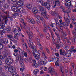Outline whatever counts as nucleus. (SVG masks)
<instances>
[{
    "instance_id": "f257e3e1",
    "label": "nucleus",
    "mask_w": 76,
    "mask_h": 76,
    "mask_svg": "<svg viewBox=\"0 0 76 76\" xmlns=\"http://www.w3.org/2000/svg\"><path fill=\"white\" fill-rule=\"evenodd\" d=\"M39 9L41 12V14L40 16L39 15H35V17L37 18V19H40L41 21L44 22L45 19H46L47 20H48V18H50V16L47 14L46 11H44V8L40 6Z\"/></svg>"
},
{
    "instance_id": "f03ea898",
    "label": "nucleus",
    "mask_w": 76,
    "mask_h": 76,
    "mask_svg": "<svg viewBox=\"0 0 76 76\" xmlns=\"http://www.w3.org/2000/svg\"><path fill=\"white\" fill-rule=\"evenodd\" d=\"M1 12H0V14H1ZM0 26L2 28H4L5 27L4 24L3 23V22H4L5 24L7 25V21L8 20V19H7V18H10V17L8 15H0Z\"/></svg>"
},
{
    "instance_id": "7ed1b4c3",
    "label": "nucleus",
    "mask_w": 76,
    "mask_h": 76,
    "mask_svg": "<svg viewBox=\"0 0 76 76\" xmlns=\"http://www.w3.org/2000/svg\"><path fill=\"white\" fill-rule=\"evenodd\" d=\"M71 18H70V17L69 16H68L67 18V19L65 20V22H63L62 23H61V22H62V20H59V22L60 23V25H62V26H62V28H63V27L64 28L66 29L67 28V27L69 26V24L70 23V20Z\"/></svg>"
},
{
    "instance_id": "20e7f679",
    "label": "nucleus",
    "mask_w": 76,
    "mask_h": 76,
    "mask_svg": "<svg viewBox=\"0 0 76 76\" xmlns=\"http://www.w3.org/2000/svg\"><path fill=\"white\" fill-rule=\"evenodd\" d=\"M29 38V43H28V45L29 47H31V48H33V43H32V33L31 31H29V32L28 33Z\"/></svg>"
},
{
    "instance_id": "39448f33",
    "label": "nucleus",
    "mask_w": 76,
    "mask_h": 76,
    "mask_svg": "<svg viewBox=\"0 0 76 76\" xmlns=\"http://www.w3.org/2000/svg\"><path fill=\"white\" fill-rule=\"evenodd\" d=\"M60 31H61V33H62L64 39H67V37H66V36H67V34H66V33L64 32L63 31V26H60Z\"/></svg>"
},
{
    "instance_id": "423d86ee",
    "label": "nucleus",
    "mask_w": 76,
    "mask_h": 76,
    "mask_svg": "<svg viewBox=\"0 0 76 76\" xmlns=\"http://www.w3.org/2000/svg\"><path fill=\"white\" fill-rule=\"evenodd\" d=\"M13 60L11 58H7L5 60V63L8 65L12 64L13 63Z\"/></svg>"
},
{
    "instance_id": "0eeeda50",
    "label": "nucleus",
    "mask_w": 76,
    "mask_h": 76,
    "mask_svg": "<svg viewBox=\"0 0 76 76\" xmlns=\"http://www.w3.org/2000/svg\"><path fill=\"white\" fill-rule=\"evenodd\" d=\"M33 45H34L33 44V48H31V47H30V48H31L32 49H33L34 50V51L32 52V53L34 56H35L36 55H37L38 54H39V53H38V51H37V50H36V48L35 47H34Z\"/></svg>"
},
{
    "instance_id": "6e6552de",
    "label": "nucleus",
    "mask_w": 76,
    "mask_h": 76,
    "mask_svg": "<svg viewBox=\"0 0 76 76\" xmlns=\"http://www.w3.org/2000/svg\"><path fill=\"white\" fill-rule=\"evenodd\" d=\"M8 39H7L3 40V39H0V44H3L4 45H7L8 43Z\"/></svg>"
},
{
    "instance_id": "1a4fd4ad",
    "label": "nucleus",
    "mask_w": 76,
    "mask_h": 76,
    "mask_svg": "<svg viewBox=\"0 0 76 76\" xmlns=\"http://www.w3.org/2000/svg\"><path fill=\"white\" fill-rule=\"evenodd\" d=\"M8 69L9 72H11V73H12L14 72H15L16 69H15V67L10 65L8 67Z\"/></svg>"
},
{
    "instance_id": "9d476101",
    "label": "nucleus",
    "mask_w": 76,
    "mask_h": 76,
    "mask_svg": "<svg viewBox=\"0 0 76 76\" xmlns=\"http://www.w3.org/2000/svg\"><path fill=\"white\" fill-rule=\"evenodd\" d=\"M55 72V70L54 69V67H50L48 69V72L49 73H51L52 74H53Z\"/></svg>"
},
{
    "instance_id": "9b49d317",
    "label": "nucleus",
    "mask_w": 76,
    "mask_h": 76,
    "mask_svg": "<svg viewBox=\"0 0 76 76\" xmlns=\"http://www.w3.org/2000/svg\"><path fill=\"white\" fill-rule=\"evenodd\" d=\"M23 28L24 29H25L27 33H28V31H31V30L32 29V27H28L27 26H24Z\"/></svg>"
},
{
    "instance_id": "f8f14e48",
    "label": "nucleus",
    "mask_w": 76,
    "mask_h": 76,
    "mask_svg": "<svg viewBox=\"0 0 76 76\" xmlns=\"http://www.w3.org/2000/svg\"><path fill=\"white\" fill-rule=\"evenodd\" d=\"M7 36L11 41H12L13 42H15V39H14L12 35L11 34H7Z\"/></svg>"
},
{
    "instance_id": "ddd939ff",
    "label": "nucleus",
    "mask_w": 76,
    "mask_h": 76,
    "mask_svg": "<svg viewBox=\"0 0 76 76\" xmlns=\"http://www.w3.org/2000/svg\"><path fill=\"white\" fill-rule=\"evenodd\" d=\"M17 9H18V10L21 13L22 12V13H25V9H23V8L21 7H18L17 8Z\"/></svg>"
},
{
    "instance_id": "4468645a",
    "label": "nucleus",
    "mask_w": 76,
    "mask_h": 76,
    "mask_svg": "<svg viewBox=\"0 0 76 76\" xmlns=\"http://www.w3.org/2000/svg\"><path fill=\"white\" fill-rule=\"evenodd\" d=\"M53 3L54 4H56L57 6H59L60 7L61 6V5L60 4V1L59 0H56L53 1Z\"/></svg>"
},
{
    "instance_id": "2eb2a0df",
    "label": "nucleus",
    "mask_w": 76,
    "mask_h": 76,
    "mask_svg": "<svg viewBox=\"0 0 76 76\" xmlns=\"http://www.w3.org/2000/svg\"><path fill=\"white\" fill-rule=\"evenodd\" d=\"M50 32L51 34V35H52V39L53 41V45H54V44H56V42H55V39H54V34H53V33L52 31H50Z\"/></svg>"
},
{
    "instance_id": "dca6fc26",
    "label": "nucleus",
    "mask_w": 76,
    "mask_h": 76,
    "mask_svg": "<svg viewBox=\"0 0 76 76\" xmlns=\"http://www.w3.org/2000/svg\"><path fill=\"white\" fill-rule=\"evenodd\" d=\"M60 55L64 56H66V54L67 53H66V52H65V51H64L63 52V50H62V49H60Z\"/></svg>"
},
{
    "instance_id": "f3484780",
    "label": "nucleus",
    "mask_w": 76,
    "mask_h": 76,
    "mask_svg": "<svg viewBox=\"0 0 76 76\" xmlns=\"http://www.w3.org/2000/svg\"><path fill=\"white\" fill-rule=\"evenodd\" d=\"M32 12L33 13H38V9L37 8L34 7L32 9Z\"/></svg>"
},
{
    "instance_id": "a211bd4d",
    "label": "nucleus",
    "mask_w": 76,
    "mask_h": 76,
    "mask_svg": "<svg viewBox=\"0 0 76 76\" xmlns=\"http://www.w3.org/2000/svg\"><path fill=\"white\" fill-rule=\"evenodd\" d=\"M70 61V59L69 58H65L63 60V62L64 63H69Z\"/></svg>"
},
{
    "instance_id": "6ab92c4d",
    "label": "nucleus",
    "mask_w": 76,
    "mask_h": 76,
    "mask_svg": "<svg viewBox=\"0 0 76 76\" xmlns=\"http://www.w3.org/2000/svg\"><path fill=\"white\" fill-rule=\"evenodd\" d=\"M5 30H6L7 32L9 33L11 31V27L9 26H7L5 29Z\"/></svg>"
},
{
    "instance_id": "aec40b11",
    "label": "nucleus",
    "mask_w": 76,
    "mask_h": 76,
    "mask_svg": "<svg viewBox=\"0 0 76 76\" xmlns=\"http://www.w3.org/2000/svg\"><path fill=\"white\" fill-rule=\"evenodd\" d=\"M27 20L29 23H32V24H34V23H35V20L33 19H28Z\"/></svg>"
},
{
    "instance_id": "412c9836",
    "label": "nucleus",
    "mask_w": 76,
    "mask_h": 76,
    "mask_svg": "<svg viewBox=\"0 0 76 76\" xmlns=\"http://www.w3.org/2000/svg\"><path fill=\"white\" fill-rule=\"evenodd\" d=\"M4 13L6 14V16H7L8 15V16L10 17V18H10V20H11V21H13V19L12 18H11L10 16L9 15V12H8V11H6Z\"/></svg>"
},
{
    "instance_id": "4be33fe9",
    "label": "nucleus",
    "mask_w": 76,
    "mask_h": 76,
    "mask_svg": "<svg viewBox=\"0 0 76 76\" xmlns=\"http://www.w3.org/2000/svg\"><path fill=\"white\" fill-rule=\"evenodd\" d=\"M12 4V7H15V8H16L17 10H18V7H20L18 6V5H17V4H15V3H13Z\"/></svg>"
},
{
    "instance_id": "5701e85b",
    "label": "nucleus",
    "mask_w": 76,
    "mask_h": 76,
    "mask_svg": "<svg viewBox=\"0 0 76 76\" xmlns=\"http://www.w3.org/2000/svg\"><path fill=\"white\" fill-rule=\"evenodd\" d=\"M69 51L70 52H74V53H75L76 52V50L74 49V47L73 46L71 47V48L70 49Z\"/></svg>"
},
{
    "instance_id": "b1692460",
    "label": "nucleus",
    "mask_w": 76,
    "mask_h": 76,
    "mask_svg": "<svg viewBox=\"0 0 76 76\" xmlns=\"http://www.w3.org/2000/svg\"><path fill=\"white\" fill-rule=\"evenodd\" d=\"M35 57V58L37 59V60H39V54L36 55L34 56Z\"/></svg>"
},
{
    "instance_id": "393cba45",
    "label": "nucleus",
    "mask_w": 76,
    "mask_h": 76,
    "mask_svg": "<svg viewBox=\"0 0 76 76\" xmlns=\"http://www.w3.org/2000/svg\"><path fill=\"white\" fill-rule=\"evenodd\" d=\"M47 4V2H45L43 1V2L41 4L42 6H45L46 7Z\"/></svg>"
},
{
    "instance_id": "a878e982",
    "label": "nucleus",
    "mask_w": 76,
    "mask_h": 76,
    "mask_svg": "<svg viewBox=\"0 0 76 76\" xmlns=\"http://www.w3.org/2000/svg\"><path fill=\"white\" fill-rule=\"evenodd\" d=\"M23 61V60H22V61H19V62L21 67H24V64H23V62H22Z\"/></svg>"
},
{
    "instance_id": "bb28decb",
    "label": "nucleus",
    "mask_w": 76,
    "mask_h": 76,
    "mask_svg": "<svg viewBox=\"0 0 76 76\" xmlns=\"http://www.w3.org/2000/svg\"><path fill=\"white\" fill-rule=\"evenodd\" d=\"M39 72V70L38 69H36L34 70V73L35 75H37V73Z\"/></svg>"
},
{
    "instance_id": "cd10ccee",
    "label": "nucleus",
    "mask_w": 76,
    "mask_h": 76,
    "mask_svg": "<svg viewBox=\"0 0 76 76\" xmlns=\"http://www.w3.org/2000/svg\"><path fill=\"white\" fill-rule=\"evenodd\" d=\"M18 58H20V60L19 61L21 60H23V59L22 58V57H21V56H20V54H18Z\"/></svg>"
},
{
    "instance_id": "c85d7f7f",
    "label": "nucleus",
    "mask_w": 76,
    "mask_h": 76,
    "mask_svg": "<svg viewBox=\"0 0 76 76\" xmlns=\"http://www.w3.org/2000/svg\"><path fill=\"white\" fill-rule=\"evenodd\" d=\"M66 42L67 44L69 45H70L71 44V42H70V40L69 39H66Z\"/></svg>"
},
{
    "instance_id": "c756f323",
    "label": "nucleus",
    "mask_w": 76,
    "mask_h": 76,
    "mask_svg": "<svg viewBox=\"0 0 76 76\" xmlns=\"http://www.w3.org/2000/svg\"><path fill=\"white\" fill-rule=\"evenodd\" d=\"M51 4H47L46 5V7L48 8V9L49 10L50 9V8L51 7Z\"/></svg>"
},
{
    "instance_id": "7c9ffc66",
    "label": "nucleus",
    "mask_w": 76,
    "mask_h": 76,
    "mask_svg": "<svg viewBox=\"0 0 76 76\" xmlns=\"http://www.w3.org/2000/svg\"><path fill=\"white\" fill-rule=\"evenodd\" d=\"M57 42L58 43L59 45H60L61 47H62L63 46V44L61 42Z\"/></svg>"
},
{
    "instance_id": "2f4dec72",
    "label": "nucleus",
    "mask_w": 76,
    "mask_h": 76,
    "mask_svg": "<svg viewBox=\"0 0 76 76\" xmlns=\"http://www.w3.org/2000/svg\"><path fill=\"white\" fill-rule=\"evenodd\" d=\"M50 14L53 15V16H55L56 15V12H55L51 11L50 12Z\"/></svg>"
},
{
    "instance_id": "473e14b6",
    "label": "nucleus",
    "mask_w": 76,
    "mask_h": 76,
    "mask_svg": "<svg viewBox=\"0 0 76 76\" xmlns=\"http://www.w3.org/2000/svg\"><path fill=\"white\" fill-rule=\"evenodd\" d=\"M5 9H8L9 8V5L7 4H5L3 6Z\"/></svg>"
},
{
    "instance_id": "72a5a7b5",
    "label": "nucleus",
    "mask_w": 76,
    "mask_h": 76,
    "mask_svg": "<svg viewBox=\"0 0 76 76\" xmlns=\"http://www.w3.org/2000/svg\"><path fill=\"white\" fill-rule=\"evenodd\" d=\"M70 56H71V53H66V57H69Z\"/></svg>"
},
{
    "instance_id": "f704fd0d",
    "label": "nucleus",
    "mask_w": 76,
    "mask_h": 76,
    "mask_svg": "<svg viewBox=\"0 0 76 76\" xmlns=\"http://www.w3.org/2000/svg\"><path fill=\"white\" fill-rule=\"evenodd\" d=\"M66 7H70L71 6L72 4H69L65 3Z\"/></svg>"
},
{
    "instance_id": "c9c22d12",
    "label": "nucleus",
    "mask_w": 76,
    "mask_h": 76,
    "mask_svg": "<svg viewBox=\"0 0 76 76\" xmlns=\"http://www.w3.org/2000/svg\"><path fill=\"white\" fill-rule=\"evenodd\" d=\"M19 52H20V51L21 52H22V55H23V54H24V53H25L24 52V51H22V50H21V49H20V48H19Z\"/></svg>"
},
{
    "instance_id": "e433bc0d",
    "label": "nucleus",
    "mask_w": 76,
    "mask_h": 76,
    "mask_svg": "<svg viewBox=\"0 0 76 76\" xmlns=\"http://www.w3.org/2000/svg\"><path fill=\"white\" fill-rule=\"evenodd\" d=\"M42 54L43 57H44V58H47V57L46 56L44 52H42Z\"/></svg>"
},
{
    "instance_id": "4c0bfd02",
    "label": "nucleus",
    "mask_w": 76,
    "mask_h": 76,
    "mask_svg": "<svg viewBox=\"0 0 76 76\" xmlns=\"http://www.w3.org/2000/svg\"><path fill=\"white\" fill-rule=\"evenodd\" d=\"M4 48V46L2 44H0V50H2V49H3V48Z\"/></svg>"
},
{
    "instance_id": "58836bf2",
    "label": "nucleus",
    "mask_w": 76,
    "mask_h": 76,
    "mask_svg": "<svg viewBox=\"0 0 76 76\" xmlns=\"http://www.w3.org/2000/svg\"><path fill=\"white\" fill-rule=\"evenodd\" d=\"M66 2L65 3H67V4H71V1L69 0H66Z\"/></svg>"
},
{
    "instance_id": "ea45409f",
    "label": "nucleus",
    "mask_w": 76,
    "mask_h": 76,
    "mask_svg": "<svg viewBox=\"0 0 76 76\" xmlns=\"http://www.w3.org/2000/svg\"><path fill=\"white\" fill-rule=\"evenodd\" d=\"M32 66H35V67H38V65L36 63L33 64Z\"/></svg>"
},
{
    "instance_id": "a19ab883",
    "label": "nucleus",
    "mask_w": 76,
    "mask_h": 76,
    "mask_svg": "<svg viewBox=\"0 0 76 76\" xmlns=\"http://www.w3.org/2000/svg\"><path fill=\"white\" fill-rule=\"evenodd\" d=\"M11 9L13 11V12H16V8H14V7H12Z\"/></svg>"
},
{
    "instance_id": "79ce46f5",
    "label": "nucleus",
    "mask_w": 76,
    "mask_h": 76,
    "mask_svg": "<svg viewBox=\"0 0 76 76\" xmlns=\"http://www.w3.org/2000/svg\"><path fill=\"white\" fill-rule=\"evenodd\" d=\"M20 6H23V1H22L21 0H20Z\"/></svg>"
},
{
    "instance_id": "37998d69",
    "label": "nucleus",
    "mask_w": 76,
    "mask_h": 76,
    "mask_svg": "<svg viewBox=\"0 0 76 76\" xmlns=\"http://www.w3.org/2000/svg\"><path fill=\"white\" fill-rule=\"evenodd\" d=\"M0 59L1 60L3 61L4 60V58L3 57V56L1 55H0Z\"/></svg>"
},
{
    "instance_id": "c03bdc74",
    "label": "nucleus",
    "mask_w": 76,
    "mask_h": 76,
    "mask_svg": "<svg viewBox=\"0 0 76 76\" xmlns=\"http://www.w3.org/2000/svg\"><path fill=\"white\" fill-rule=\"evenodd\" d=\"M46 49L47 53L49 54H50V50H49L48 49L46 48Z\"/></svg>"
},
{
    "instance_id": "a18cd8bd",
    "label": "nucleus",
    "mask_w": 76,
    "mask_h": 76,
    "mask_svg": "<svg viewBox=\"0 0 76 76\" xmlns=\"http://www.w3.org/2000/svg\"><path fill=\"white\" fill-rule=\"evenodd\" d=\"M37 1L38 3H41V4H42L43 1L41 0H37Z\"/></svg>"
},
{
    "instance_id": "49530a36",
    "label": "nucleus",
    "mask_w": 76,
    "mask_h": 76,
    "mask_svg": "<svg viewBox=\"0 0 76 76\" xmlns=\"http://www.w3.org/2000/svg\"><path fill=\"white\" fill-rule=\"evenodd\" d=\"M20 0L19 1H17L16 3V4L17 5H18V6H19V5H20Z\"/></svg>"
},
{
    "instance_id": "de8ad7c7",
    "label": "nucleus",
    "mask_w": 76,
    "mask_h": 76,
    "mask_svg": "<svg viewBox=\"0 0 76 76\" xmlns=\"http://www.w3.org/2000/svg\"><path fill=\"white\" fill-rule=\"evenodd\" d=\"M3 30H2L1 31L3 33H4V34H6V31H5V30H4V28H3Z\"/></svg>"
},
{
    "instance_id": "09e8293b",
    "label": "nucleus",
    "mask_w": 76,
    "mask_h": 76,
    "mask_svg": "<svg viewBox=\"0 0 76 76\" xmlns=\"http://www.w3.org/2000/svg\"><path fill=\"white\" fill-rule=\"evenodd\" d=\"M1 76H5V74L4 72H2L0 74Z\"/></svg>"
},
{
    "instance_id": "8fccbe9b",
    "label": "nucleus",
    "mask_w": 76,
    "mask_h": 76,
    "mask_svg": "<svg viewBox=\"0 0 76 76\" xmlns=\"http://www.w3.org/2000/svg\"><path fill=\"white\" fill-rule=\"evenodd\" d=\"M57 37H58V42H60V37L59 36H58V35L57 36Z\"/></svg>"
},
{
    "instance_id": "3c124183",
    "label": "nucleus",
    "mask_w": 76,
    "mask_h": 76,
    "mask_svg": "<svg viewBox=\"0 0 76 76\" xmlns=\"http://www.w3.org/2000/svg\"><path fill=\"white\" fill-rule=\"evenodd\" d=\"M72 34H73V35H74L75 36V37H76V32H75L74 31H73V32H72Z\"/></svg>"
},
{
    "instance_id": "603ef678",
    "label": "nucleus",
    "mask_w": 76,
    "mask_h": 76,
    "mask_svg": "<svg viewBox=\"0 0 76 76\" xmlns=\"http://www.w3.org/2000/svg\"><path fill=\"white\" fill-rule=\"evenodd\" d=\"M39 35L41 38H43V34H42L40 33Z\"/></svg>"
},
{
    "instance_id": "864d4df0",
    "label": "nucleus",
    "mask_w": 76,
    "mask_h": 76,
    "mask_svg": "<svg viewBox=\"0 0 76 76\" xmlns=\"http://www.w3.org/2000/svg\"><path fill=\"white\" fill-rule=\"evenodd\" d=\"M56 47L58 49H59L60 48V46H59V44H58L56 45Z\"/></svg>"
},
{
    "instance_id": "5fc2aeb1",
    "label": "nucleus",
    "mask_w": 76,
    "mask_h": 76,
    "mask_svg": "<svg viewBox=\"0 0 76 76\" xmlns=\"http://www.w3.org/2000/svg\"><path fill=\"white\" fill-rule=\"evenodd\" d=\"M24 55L25 57H28V55L26 52H25L24 54Z\"/></svg>"
},
{
    "instance_id": "6e6d98bb",
    "label": "nucleus",
    "mask_w": 76,
    "mask_h": 76,
    "mask_svg": "<svg viewBox=\"0 0 76 76\" xmlns=\"http://www.w3.org/2000/svg\"><path fill=\"white\" fill-rule=\"evenodd\" d=\"M17 31L16 28H14L12 29V32H15Z\"/></svg>"
},
{
    "instance_id": "4d7b16f0",
    "label": "nucleus",
    "mask_w": 76,
    "mask_h": 76,
    "mask_svg": "<svg viewBox=\"0 0 76 76\" xmlns=\"http://www.w3.org/2000/svg\"><path fill=\"white\" fill-rule=\"evenodd\" d=\"M55 64H56V66H59V65H60V64H59V63H58V62H56V63Z\"/></svg>"
},
{
    "instance_id": "13d9d810",
    "label": "nucleus",
    "mask_w": 76,
    "mask_h": 76,
    "mask_svg": "<svg viewBox=\"0 0 76 76\" xmlns=\"http://www.w3.org/2000/svg\"><path fill=\"white\" fill-rule=\"evenodd\" d=\"M13 55L15 57H16L18 56V54L17 53H13Z\"/></svg>"
},
{
    "instance_id": "bf43d9fd",
    "label": "nucleus",
    "mask_w": 76,
    "mask_h": 76,
    "mask_svg": "<svg viewBox=\"0 0 76 76\" xmlns=\"http://www.w3.org/2000/svg\"><path fill=\"white\" fill-rule=\"evenodd\" d=\"M14 37L15 38V39H18V36L16 35H14Z\"/></svg>"
},
{
    "instance_id": "052dcab7",
    "label": "nucleus",
    "mask_w": 76,
    "mask_h": 76,
    "mask_svg": "<svg viewBox=\"0 0 76 76\" xmlns=\"http://www.w3.org/2000/svg\"><path fill=\"white\" fill-rule=\"evenodd\" d=\"M48 4H52V2L51 1H48Z\"/></svg>"
},
{
    "instance_id": "680f3d73",
    "label": "nucleus",
    "mask_w": 76,
    "mask_h": 76,
    "mask_svg": "<svg viewBox=\"0 0 76 76\" xmlns=\"http://www.w3.org/2000/svg\"><path fill=\"white\" fill-rule=\"evenodd\" d=\"M36 41H37L38 42V43L39 42H40V40L39 38L36 39Z\"/></svg>"
},
{
    "instance_id": "e2e57ef3",
    "label": "nucleus",
    "mask_w": 76,
    "mask_h": 76,
    "mask_svg": "<svg viewBox=\"0 0 76 76\" xmlns=\"http://www.w3.org/2000/svg\"><path fill=\"white\" fill-rule=\"evenodd\" d=\"M36 22L37 23H38L39 24V23H40V21L39 20H37Z\"/></svg>"
},
{
    "instance_id": "0e129e2a",
    "label": "nucleus",
    "mask_w": 76,
    "mask_h": 76,
    "mask_svg": "<svg viewBox=\"0 0 76 76\" xmlns=\"http://www.w3.org/2000/svg\"><path fill=\"white\" fill-rule=\"evenodd\" d=\"M54 59H55V58H52L51 60H49V61H54Z\"/></svg>"
},
{
    "instance_id": "69168bd1",
    "label": "nucleus",
    "mask_w": 76,
    "mask_h": 76,
    "mask_svg": "<svg viewBox=\"0 0 76 76\" xmlns=\"http://www.w3.org/2000/svg\"><path fill=\"white\" fill-rule=\"evenodd\" d=\"M28 8V9H31V8L30 7V6L29 5H27L26 6Z\"/></svg>"
},
{
    "instance_id": "338daca9",
    "label": "nucleus",
    "mask_w": 76,
    "mask_h": 76,
    "mask_svg": "<svg viewBox=\"0 0 76 76\" xmlns=\"http://www.w3.org/2000/svg\"><path fill=\"white\" fill-rule=\"evenodd\" d=\"M46 61H42V63L43 64H46Z\"/></svg>"
},
{
    "instance_id": "774afa93",
    "label": "nucleus",
    "mask_w": 76,
    "mask_h": 76,
    "mask_svg": "<svg viewBox=\"0 0 76 76\" xmlns=\"http://www.w3.org/2000/svg\"><path fill=\"white\" fill-rule=\"evenodd\" d=\"M44 71H47V68L46 67H44Z\"/></svg>"
}]
</instances>
